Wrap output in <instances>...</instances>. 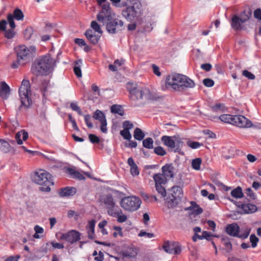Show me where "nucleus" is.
Wrapping results in <instances>:
<instances>
[{"mask_svg": "<svg viewBox=\"0 0 261 261\" xmlns=\"http://www.w3.org/2000/svg\"><path fill=\"white\" fill-rule=\"evenodd\" d=\"M107 212L109 216L114 217L116 215L121 213L122 210L118 205H116V204H115L114 205L107 208Z\"/></svg>", "mask_w": 261, "mask_h": 261, "instance_id": "obj_27", "label": "nucleus"}, {"mask_svg": "<svg viewBox=\"0 0 261 261\" xmlns=\"http://www.w3.org/2000/svg\"><path fill=\"white\" fill-rule=\"evenodd\" d=\"M231 195L235 198H241L244 196L242 189L240 187H238L231 192Z\"/></svg>", "mask_w": 261, "mask_h": 261, "instance_id": "obj_34", "label": "nucleus"}, {"mask_svg": "<svg viewBox=\"0 0 261 261\" xmlns=\"http://www.w3.org/2000/svg\"><path fill=\"white\" fill-rule=\"evenodd\" d=\"M115 217L117 218V221L119 223H123L125 222L127 219V217L126 215L124 214L123 211L120 214L116 215Z\"/></svg>", "mask_w": 261, "mask_h": 261, "instance_id": "obj_49", "label": "nucleus"}, {"mask_svg": "<svg viewBox=\"0 0 261 261\" xmlns=\"http://www.w3.org/2000/svg\"><path fill=\"white\" fill-rule=\"evenodd\" d=\"M245 193L247 195V196L249 197L252 199H255L256 197V195L253 192L251 188H247L246 190Z\"/></svg>", "mask_w": 261, "mask_h": 261, "instance_id": "obj_58", "label": "nucleus"}, {"mask_svg": "<svg viewBox=\"0 0 261 261\" xmlns=\"http://www.w3.org/2000/svg\"><path fill=\"white\" fill-rule=\"evenodd\" d=\"M138 236L140 237H145V238L151 239L155 237V234L153 233L146 232L145 231L142 230L139 233Z\"/></svg>", "mask_w": 261, "mask_h": 261, "instance_id": "obj_48", "label": "nucleus"}, {"mask_svg": "<svg viewBox=\"0 0 261 261\" xmlns=\"http://www.w3.org/2000/svg\"><path fill=\"white\" fill-rule=\"evenodd\" d=\"M161 141L165 146L171 148H174L176 146L177 149H178L183 144L180 139L175 136L172 137L163 136L161 138Z\"/></svg>", "mask_w": 261, "mask_h": 261, "instance_id": "obj_12", "label": "nucleus"}, {"mask_svg": "<svg viewBox=\"0 0 261 261\" xmlns=\"http://www.w3.org/2000/svg\"><path fill=\"white\" fill-rule=\"evenodd\" d=\"M163 174L166 177L172 178L174 176V167L171 164H166L162 168Z\"/></svg>", "mask_w": 261, "mask_h": 261, "instance_id": "obj_22", "label": "nucleus"}, {"mask_svg": "<svg viewBox=\"0 0 261 261\" xmlns=\"http://www.w3.org/2000/svg\"><path fill=\"white\" fill-rule=\"evenodd\" d=\"M143 146L147 149H152L153 148V140L151 138L148 137L143 140Z\"/></svg>", "mask_w": 261, "mask_h": 261, "instance_id": "obj_37", "label": "nucleus"}, {"mask_svg": "<svg viewBox=\"0 0 261 261\" xmlns=\"http://www.w3.org/2000/svg\"><path fill=\"white\" fill-rule=\"evenodd\" d=\"M68 173L72 175L73 177L75 178L78 179L79 180H84L85 179V176L80 172L74 170L72 168H68L67 169Z\"/></svg>", "mask_w": 261, "mask_h": 261, "instance_id": "obj_33", "label": "nucleus"}, {"mask_svg": "<svg viewBox=\"0 0 261 261\" xmlns=\"http://www.w3.org/2000/svg\"><path fill=\"white\" fill-rule=\"evenodd\" d=\"M241 210L242 214H251L257 211V207L255 205L247 203L237 205Z\"/></svg>", "mask_w": 261, "mask_h": 261, "instance_id": "obj_17", "label": "nucleus"}, {"mask_svg": "<svg viewBox=\"0 0 261 261\" xmlns=\"http://www.w3.org/2000/svg\"><path fill=\"white\" fill-rule=\"evenodd\" d=\"M203 134L208 136L210 138H216V136L214 133L209 129H204L202 131Z\"/></svg>", "mask_w": 261, "mask_h": 261, "instance_id": "obj_60", "label": "nucleus"}, {"mask_svg": "<svg viewBox=\"0 0 261 261\" xmlns=\"http://www.w3.org/2000/svg\"><path fill=\"white\" fill-rule=\"evenodd\" d=\"M190 204L191 205L188 208V210L193 211L194 214L198 215L203 213V209L195 201H191Z\"/></svg>", "mask_w": 261, "mask_h": 261, "instance_id": "obj_29", "label": "nucleus"}, {"mask_svg": "<svg viewBox=\"0 0 261 261\" xmlns=\"http://www.w3.org/2000/svg\"><path fill=\"white\" fill-rule=\"evenodd\" d=\"M15 50L19 62H23L26 63L31 60L32 53L26 46L19 45L15 47Z\"/></svg>", "mask_w": 261, "mask_h": 261, "instance_id": "obj_10", "label": "nucleus"}, {"mask_svg": "<svg viewBox=\"0 0 261 261\" xmlns=\"http://www.w3.org/2000/svg\"><path fill=\"white\" fill-rule=\"evenodd\" d=\"M133 124L128 120L124 121L122 124V127L124 129L129 130L133 128Z\"/></svg>", "mask_w": 261, "mask_h": 261, "instance_id": "obj_53", "label": "nucleus"}, {"mask_svg": "<svg viewBox=\"0 0 261 261\" xmlns=\"http://www.w3.org/2000/svg\"><path fill=\"white\" fill-rule=\"evenodd\" d=\"M10 88L5 82H2L0 86V96L7 99L10 94Z\"/></svg>", "mask_w": 261, "mask_h": 261, "instance_id": "obj_20", "label": "nucleus"}, {"mask_svg": "<svg viewBox=\"0 0 261 261\" xmlns=\"http://www.w3.org/2000/svg\"><path fill=\"white\" fill-rule=\"evenodd\" d=\"M201 163L202 160L200 158H196L193 159L192 161V167L196 170H199Z\"/></svg>", "mask_w": 261, "mask_h": 261, "instance_id": "obj_41", "label": "nucleus"}, {"mask_svg": "<svg viewBox=\"0 0 261 261\" xmlns=\"http://www.w3.org/2000/svg\"><path fill=\"white\" fill-rule=\"evenodd\" d=\"M24 37L26 39H30L32 35L33 34V29L32 28H27L24 31Z\"/></svg>", "mask_w": 261, "mask_h": 261, "instance_id": "obj_51", "label": "nucleus"}, {"mask_svg": "<svg viewBox=\"0 0 261 261\" xmlns=\"http://www.w3.org/2000/svg\"><path fill=\"white\" fill-rule=\"evenodd\" d=\"M163 186L164 185L155 186L156 190L162 197H164L166 196V191Z\"/></svg>", "mask_w": 261, "mask_h": 261, "instance_id": "obj_43", "label": "nucleus"}, {"mask_svg": "<svg viewBox=\"0 0 261 261\" xmlns=\"http://www.w3.org/2000/svg\"><path fill=\"white\" fill-rule=\"evenodd\" d=\"M55 60L49 54L37 58L32 64L31 71L36 76H46L53 71Z\"/></svg>", "mask_w": 261, "mask_h": 261, "instance_id": "obj_2", "label": "nucleus"}, {"mask_svg": "<svg viewBox=\"0 0 261 261\" xmlns=\"http://www.w3.org/2000/svg\"><path fill=\"white\" fill-rule=\"evenodd\" d=\"M164 250L169 254H179L181 252V246L177 242H170L167 241L163 245Z\"/></svg>", "mask_w": 261, "mask_h": 261, "instance_id": "obj_14", "label": "nucleus"}, {"mask_svg": "<svg viewBox=\"0 0 261 261\" xmlns=\"http://www.w3.org/2000/svg\"><path fill=\"white\" fill-rule=\"evenodd\" d=\"M93 117L96 120H98L100 122L102 121L103 120H106L103 113L99 110H97L94 112Z\"/></svg>", "mask_w": 261, "mask_h": 261, "instance_id": "obj_39", "label": "nucleus"}, {"mask_svg": "<svg viewBox=\"0 0 261 261\" xmlns=\"http://www.w3.org/2000/svg\"><path fill=\"white\" fill-rule=\"evenodd\" d=\"M70 107L73 111L76 112L79 115H82V111L80 107L77 105V104L76 102H71L70 104Z\"/></svg>", "mask_w": 261, "mask_h": 261, "instance_id": "obj_45", "label": "nucleus"}, {"mask_svg": "<svg viewBox=\"0 0 261 261\" xmlns=\"http://www.w3.org/2000/svg\"><path fill=\"white\" fill-rule=\"evenodd\" d=\"M242 74L243 76H245L249 80H254L255 78V75L253 73L247 70H243Z\"/></svg>", "mask_w": 261, "mask_h": 261, "instance_id": "obj_56", "label": "nucleus"}, {"mask_svg": "<svg viewBox=\"0 0 261 261\" xmlns=\"http://www.w3.org/2000/svg\"><path fill=\"white\" fill-rule=\"evenodd\" d=\"M141 203L142 201L139 197L130 196L122 198L120 205L124 211L133 212L139 208Z\"/></svg>", "mask_w": 261, "mask_h": 261, "instance_id": "obj_7", "label": "nucleus"}, {"mask_svg": "<svg viewBox=\"0 0 261 261\" xmlns=\"http://www.w3.org/2000/svg\"><path fill=\"white\" fill-rule=\"evenodd\" d=\"M183 197V191L180 186H173L169 191L166 203L169 207H175L181 201Z\"/></svg>", "mask_w": 261, "mask_h": 261, "instance_id": "obj_9", "label": "nucleus"}, {"mask_svg": "<svg viewBox=\"0 0 261 261\" xmlns=\"http://www.w3.org/2000/svg\"><path fill=\"white\" fill-rule=\"evenodd\" d=\"M234 115L223 114L219 117V119L223 122L233 125Z\"/></svg>", "mask_w": 261, "mask_h": 261, "instance_id": "obj_30", "label": "nucleus"}, {"mask_svg": "<svg viewBox=\"0 0 261 261\" xmlns=\"http://www.w3.org/2000/svg\"><path fill=\"white\" fill-rule=\"evenodd\" d=\"M221 240L227 251H230L231 250L232 245L230 241V239L228 237L223 236L221 238Z\"/></svg>", "mask_w": 261, "mask_h": 261, "instance_id": "obj_38", "label": "nucleus"}, {"mask_svg": "<svg viewBox=\"0 0 261 261\" xmlns=\"http://www.w3.org/2000/svg\"><path fill=\"white\" fill-rule=\"evenodd\" d=\"M141 4L139 2L134 3L132 6L124 8L122 16L128 21L136 22L141 18Z\"/></svg>", "mask_w": 261, "mask_h": 261, "instance_id": "obj_5", "label": "nucleus"}, {"mask_svg": "<svg viewBox=\"0 0 261 261\" xmlns=\"http://www.w3.org/2000/svg\"><path fill=\"white\" fill-rule=\"evenodd\" d=\"M233 125L241 128H250L253 127L251 121L243 115H234Z\"/></svg>", "mask_w": 261, "mask_h": 261, "instance_id": "obj_16", "label": "nucleus"}, {"mask_svg": "<svg viewBox=\"0 0 261 261\" xmlns=\"http://www.w3.org/2000/svg\"><path fill=\"white\" fill-rule=\"evenodd\" d=\"M32 180L36 184L41 186L39 190L42 192H50V187L54 185L51 175L44 170L36 172L32 176Z\"/></svg>", "mask_w": 261, "mask_h": 261, "instance_id": "obj_4", "label": "nucleus"}, {"mask_svg": "<svg viewBox=\"0 0 261 261\" xmlns=\"http://www.w3.org/2000/svg\"><path fill=\"white\" fill-rule=\"evenodd\" d=\"M19 96L21 101L19 109L22 107L28 108L32 103V100L30 97L31 95V86L29 80H23L19 89Z\"/></svg>", "mask_w": 261, "mask_h": 261, "instance_id": "obj_6", "label": "nucleus"}, {"mask_svg": "<svg viewBox=\"0 0 261 261\" xmlns=\"http://www.w3.org/2000/svg\"><path fill=\"white\" fill-rule=\"evenodd\" d=\"M252 15V12L250 10H245L243 11L240 15L239 18L242 21V23H245L247 21Z\"/></svg>", "mask_w": 261, "mask_h": 261, "instance_id": "obj_31", "label": "nucleus"}, {"mask_svg": "<svg viewBox=\"0 0 261 261\" xmlns=\"http://www.w3.org/2000/svg\"><path fill=\"white\" fill-rule=\"evenodd\" d=\"M154 152L161 156H164L166 154L167 152L161 146H158L154 148Z\"/></svg>", "mask_w": 261, "mask_h": 261, "instance_id": "obj_47", "label": "nucleus"}, {"mask_svg": "<svg viewBox=\"0 0 261 261\" xmlns=\"http://www.w3.org/2000/svg\"><path fill=\"white\" fill-rule=\"evenodd\" d=\"M96 221L94 220H91L89 221L88 225L86 226L87 230L88 237L90 239H93L95 237L94 228Z\"/></svg>", "mask_w": 261, "mask_h": 261, "instance_id": "obj_24", "label": "nucleus"}, {"mask_svg": "<svg viewBox=\"0 0 261 261\" xmlns=\"http://www.w3.org/2000/svg\"><path fill=\"white\" fill-rule=\"evenodd\" d=\"M75 65L73 67V71L76 75V76L78 77H82V74L81 69V66L82 64V60L79 59L74 62Z\"/></svg>", "mask_w": 261, "mask_h": 261, "instance_id": "obj_32", "label": "nucleus"}, {"mask_svg": "<svg viewBox=\"0 0 261 261\" xmlns=\"http://www.w3.org/2000/svg\"><path fill=\"white\" fill-rule=\"evenodd\" d=\"M195 83L188 76L174 73L168 75L166 79L164 90L168 89L171 91L184 92L195 87Z\"/></svg>", "mask_w": 261, "mask_h": 261, "instance_id": "obj_1", "label": "nucleus"}, {"mask_svg": "<svg viewBox=\"0 0 261 261\" xmlns=\"http://www.w3.org/2000/svg\"><path fill=\"white\" fill-rule=\"evenodd\" d=\"M226 232L229 236L238 238L241 240L247 239L251 231V228L246 227L240 229L239 226L236 223L228 224L225 228Z\"/></svg>", "mask_w": 261, "mask_h": 261, "instance_id": "obj_8", "label": "nucleus"}, {"mask_svg": "<svg viewBox=\"0 0 261 261\" xmlns=\"http://www.w3.org/2000/svg\"><path fill=\"white\" fill-rule=\"evenodd\" d=\"M85 35L89 42L93 45H96L98 42L100 37V35H95L92 30H87Z\"/></svg>", "mask_w": 261, "mask_h": 261, "instance_id": "obj_18", "label": "nucleus"}, {"mask_svg": "<svg viewBox=\"0 0 261 261\" xmlns=\"http://www.w3.org/2000/svg\"><path fill=\"white\" fill-rule=\"evenodd\" d=\"M100 130L103 133H107L108 131L107 127V120H103L102 121L100 122Z\"/></svg>", "mask_w": 261, "mask_h": 261, "instance_id": "obj_61", "label": "nucleus"}, {"mask_svg": "<svg viewBox=\"0 0 261 261\" xmlns=\"http://www.w3.org/2000/svg\"><path fill=\"white\" fill-rule=\"evenodd\" d=\"M126 88L129 92V98L132 101L148 100L152 98L150 90L146 87L138 86L132 83H128Z\"/></svg>", "mask_w": 261, "mask_h": 261, "instance_id": "obj_3", "label": "nucleus"}, {"mask_svg": "<svg viewBox=\"0 0 261 261\" xmlns=\"http://www.w3.org/2000/svg\"><path fill=\"white\" fill-rule=\"evenodd\" d=\"M76 192V188L74 187H66L62 188L59 192L60 196L63 197H69L70 196L74 195Z\"/></svg>", "mask_w": 261, "mask_h": 261, "instance_id": "obj_19", "label": "nucleus"}, {"mask_svg": "<svg viewBox=\"0 0 261 261\" xmlns=\"http://www.w3.org/2000/svg\"><path fill=\"white\" fill-rule=\"evenodd\" d=\"M5 31V36L7 39H11L14 36L15 33L14 32V29L11 28V29L7 31L6 30Z\"/></svg>", "mask_w": 261, "mask_h": 261, "instance_id": "obj_59", "label": "nucleus"}, {"mask_svg": "<svg viewBox=\"0 0 261 261\" xmlns=\"http://www.w3.org/2000/svg\"><path fill=\"white\" fill-rule=\"evenodd\" d=\"M155 186L164 185L167 181L166 178L161 173L155 174L153 176Z\"/></svg>", "mask_w": 261, "mask_h": 261, "instance_id": "obj_26", "label": "nucleus"}, {"mask_svg": "<svg viewBox=\"0 0 261 261\" xmlns=\"http://www.w3.org/2000/svg\"><path fill=\"white\" fill-rule=\"evenodd\" d=\"M22 136V139L23 141H25L29 137L28 133L24 130H22L16 133L15 135V139L18 144H22V141L21 139V137Z\"/></svg>", "mask_w": 261, "mask_h": 261, "instance_id": "obj_28", "label": "nucleus"}, {"mask_svg": "<svg viewBox=\"0 0 261 261\" xmlns=\"http://www.w3.org/2000/svg\"><path fill=\"white\" fill-rule=\"evenodd\" d=\"M84 119H85V123H86L87 126L89 128H92L93 124L91 122V120H90V116L89 115H85Z\"/></svg>", "mask_w": 261, "mask_h": 261, "instance_id": "obj_62", "label": "nucleus"}, {"mask_svg": "<svg viewBox=\"0 0 261 261\" xmlns=\"http://www.w3.org/2000/svg\"><path fill=\"white\" fill-rule=\"evenodd\" d=\"M106 21V29L109 33H117L124 29L123 22L121 20L117 18L111 19V18L109 20Z\"/></svg>", "mask_w": 261, "mask_h": 261, "instance_id": "obj_11", "label": "nucleus"}, {"mask_svg": "<svg viewBox=\"0 0 261 261\" xmlns=\"http://www.w3.org/2000/svg\"><path fill=\"white\" fill-rule=\"evenodd\" d=\"M111 111L112 113L118 114L120 116H123L124 114L123 110L120 105H113L111 108Z\"/></svg>", "mask_w": 261, "mask_h": 261, "instance_id": "obj_35", "label": "nucleus"}, {"mask_svg": "<svg viewBox=\"0 0 261 261\" xmlns=\"http://www.w3.org/2000/svg\"><path fill=\"white\" fill-rule=\"evenodd\" d=\"M25 63L23 62H19V59L17 57V60L15 62H13L11 65V67L14 69L17 68L19 65H24Z\"/></svg>", "mask_w": 261, "mask_h": 261, "instance_id": "obj_63", "label": "nucleus"}, {"mask_svg": "<svg viewBox=\"0 0 261 261\" xmlns=\"http://www.w3.org/2000/svg\"><path fill=\"white\" fill-rule=\"evenodd\" d=\"M81 234L76 230H71L66 233H62L60 239L65 240L71 244H73L81 239Z\"/></svg>", "mask_w": 261, "mask_h": 261, "instance_id": "obj_15", "label": "nucleus"}, {"mask_svg": "<svg viewBox=\"0 0 261 261\" xmlns=\"http://www.w3.org/2000/svg\"><path fill=\"white\" fill-rule=\"evenodd\" d=\"M152 68L154 74L158 76H160L161 75V73L160 71V68L157 65L152 64Z\"/></svg>", "mask_w": 261, "mask_h": 261, "instance_id": "obj_64", "label": "nucleus"}, {"mask_svg": "<svg viewBox=\"0 0 261 261\" xmlns=\"http://www.w3.org/2000/svg\"><path fill=\"white\" fill-rule=\"evenodd\" d=\"M88 137L90 141L92 143H99L100 142L99 138L95 135L89 134Z\"/></svg>", "mask_w": 261, "mask_h": 261, "instance_id": "obj_55", "label": "nucleus"}, {"mask_svg": "<svg viewBox=\"0 0 261 261\" xmlns=\"http://www.w3.org/2000/svg\"><path fill=\"white\" fill-rule=\"evenodd\" d=\"M145 137L144 133L139 128H136L134 132V137L135 139L141 141Z\"/></svg>", "mask_w": 261, "mask_h": 261, "instance_id": "obj_36", "label": "nucleus"}, {"mask_svg": "<svg viewBox=\"0 0 261 261\" xmlns=\"http://www.w3.org/2000/svg\"><path fill=\"white\" fill-rule=\"evenodd\" d=\"M13 17L17 20H22L24 17L22 11L19 9H16L12 14Z\"/></svg>", "mask_w": 261, "mask_h": 261, "instance_id": "obj_40", "label": "nucleus"}, {"mask_svg": "<svg viewBox=\"0 0 261 261\" xmlns=\"http://www.w3.org/2000/svg\"><path fill=\"white\" fill-rule=\"evenodd\" d=\"M14 17L11 13H9L7 16V19L10 27L11 29H14L16 25L14 21Z\"/></svg>", "mask_w": 261, "mask_h": 261, "instance_id": "obj_50", "label": "nucleus"}, {"mask_svg": "<svg viewBox=\"0 0 261 261\" xmlns=\"http://www.w3.org/2000/svg\"><path fill=\"white\" fill-rule=\"evenodd\" d=\"M259 241L258 238L254 234H252L250 236V242L251 243V247L252 248H255L257 243Z\"/></svg>", "mask_w": 261, "mask_h": 261, "instance_id": "obj_44", "label": "nucleus"}, {"mask_svg": "<svg viewBox=\"0 0 261 261\" xmlns=\"http://www.w3.org/2000/svg\"><path fill=\"white\" fill-rule=\"evenodd\" d=\"M101 201L106 205L107 209L116 204L115 199L113 195L111 194L103 195L101 198Z\"/></svg>", "mask_w": 261, "mask_h": 261, "instance_id": "obj_21", "label": "nucleus"}, {"mask_svg": "<svg viewBox=\"0 0 261 261\" xmlns=\"http://www.w3.org/2000/svg\"><path fill=\"white\" fill-rule=\"evenodd\" d=\"M127 164L130 166V171L133 176H136L139 174V170L137 165L134 162L133 158L130 157L127 160Z\"/></svg>", "mask_w": 261, "mask_h": 261, "instance_id": "obj_25", "label": "nucleus"}, {"mask_svg": "<svg viewBox=\"0 0 261 261\" xmlns=\"http://www.w3.org/2000/svg\"><path fill=\"white\" fill-rule=\"evenodd\" d=\"M120 134L125 140H130L132 138V135L129 130L123 129L120 131Z\"/></svg>", "mask_w": 261, "mask_h": 261, "instance_id": "obj_46", "label": "nucleus"}, {"mask_svg": "<svg viewBox=\"0 0 261 261\" xmlns=\"http://www.w3.org/2000/svg\"><path fill=\"white\" fill-rule=\"evenodd\" d=\"M101 10L97 15V20L102 23H105L106 20H109L111 18V12L110 7V3H105L100 6Z\"/></svg>", "mask_w": 261, "mask_h": 261, "instance_id": "obj_13", "label": "nucleus"}, {"mask_svg": "<svg viewBox=\"0 0 261 261\" xmlns=\"http://www.w3.org/2000/svg\"><path fill=\"white\" fill-rule=\"evenodd\" d=\"M242 21L237 15H234L231 19L230 24L231 28L236 30L239 31L242 29Z\"/></svg>", "mask_w": 261, "mask_h": 261, "instance_id": "obj_23", "label": "nucleus"}, {"mask_svg": "<svg viewBox=\"0 0 261 261\" xmlns=\"http://www.w3.org/2000/svg\"><path fill=\"white\" fill-rule=\"evenodd\" d=\"M91 28L95 31L100 34L102 33L100 25L95 21H92L91 23Z\"/></svg>", "mask_w": 261, "mask_h": 261, "instance_id": "obj_52", "label": "nucleus"}, {"mask_svg": "<svg viewBox=\"0 0 261 261\" xmlns=\"http://www.w3.org/2000/svg\"><path fill=\"white\" fill-rule=\"evenodd\" d=\"M187 145L193 149L198 148L202 145V144L199 142L195 141H188L187 142Z\"/></svg>", "mask_w": 261, "mask_h": 261, "instance_id": "obj_54", "label": "nucleus"}, {"mask_svg": "<svg viewBox=\"0 0 261 261\" xmlns=\"http://www.w3.org/2000/svg\"><path fill=\"white\" fill-rule=\"evenodd\" d=\"M203 84L206 87H212L214 85V81L211 79L206 78L203 80Z\"/></svg>", "mask_w": 261, "mask_h": 261, "instance_id": "obj_57", "label": "nucleus"}, {"mask_svg": "<svg viewBox=\"0 0 261 261\" xmlns=\"http://www.w3.org/2000/svg\"><path fill=\"white\" fill-rule=\"evenodd\" d=\"M2 143L1 150L4 152H8L10 150L11 146L8 142L3 140H0Z\"/></svg>", "mask_w": 261, "mask_h": 261, "instance_id": "obj_42", "label": "nucleus"}]
</instances>
